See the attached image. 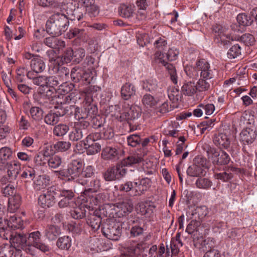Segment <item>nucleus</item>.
<instances>
[{
    "label": "nucleus",
    "mask_w": 257,
    "mask_h": 257,
    "mask_svg": "<svg viewBox=\"0 0 257 257\" xmlns=\"http://www.w3.org/2000/svg\"><path fill=\"white\" fill-rule=\"evenodd\" d=\"M196 68L200 72V78L197 82V89L199 92L209 91L212 84L211 79L214 77V70L210 67L209 63L205 59L196 62Z\"/></svg>",
    "instance_id": "nucleus-1"
},
{
    "label": "nucleus",
    "mask_w": 257,
    "mask_h": 257,
    "mask_svg": "<svg viewBox=\"0 0 257 257\" xmlns=\"http://www.w3.org/2000/svg\"><path fill=\"white\" fill-rule=\"evenodd\" d=\"M69 20L66 16L58 13L52 15L47 20L46 30L52 36L57 37L67 30Z\"/></svg>",
    "instance_id": "nucleus-2"
},
{
    "label": "nucleus",
    "mask_w": 257,
    "mask_h": 257,
    "mask_svg": "<svg viewBox=\"0 0 257 257\" xmlns=\"http://www.w3.org/2000/svg\"><path fill=\"white\" fill-rule=\"evenodd\" d=\"M206 153L208 161L214 165H224L229 162L230 157L224 151L210 147Z\"/></svg>",
    "instance_id": "nucleus-3"
},
{
    "label": "nucleus",
    "mask_w": 257,
    "mask_h": 257,
    "mask_svg": "<svg viewBox=\"0 0 257 257\" xmlns=\"http://www.w3.org/2000/svg\"><path fill=\"white\" fill-rule=\"evenodd\" d=\"M83 165L79 160H73L68 166L67 169V176L72 179L75 180L76 182L82 185H86V181L81 179V172Z\"/></svg>",
    "instance_id": "nucleus-4"
},
{
    "label": "nucleus",
    "mask_w": 257,
    "mask_h": 257,
    "mask_svg": "<svg viewBox=\"0 0 257 257\" xmlns=\"http://www.w3.org/2000/svg\"><path fill=\"white\" fill-rule=\"evenodd\" d=\"M11 243L16 249H23L30 254H34V250L28 247V236L25 234L17 233L12 236Z\"/></svg>",
    "instance_id": "nucleus-5"
},
{
    "label": "nucleus",
    "mask_w": 257,
    "mask_h": 257,
    "mask_svg": "<svg viewBox=\"0 0 257 257\" xmlns=\"http://www.w3.org/2000/svg\"><path fill=\"white\" fill-rule=\"evenodd\" d=\"M102 230L103 235L110 240H117L121 235V228L113 221H108L105 223Z\"/></svg>",
    "instance_id": "nucleus-6"
},
{
    "label": "nucleus",
    "mask_w": 257,
    "mask_h": 257,
    "mask_svg": "<svg viewBox=\"0 0 257 257\" xmlns=\"http://www.w3.org/2000/svg\"><path fill=\"white\" fill-rule=\"evenodd\" d=\"M164 54L162 53L161 51H158L155 54V60L157 63H160L165 67L166 69L170 76L171 81L174 84H177L178 82V75L176 68L173 64L167 62L166 60L164 59Z\"/></svg>",
    "instance_id": "nucleus-7"
},
{
    "label": "nucleus",
    "mask_w": 257,
    "mask_h": 257,
    "mask_svg": "<svg viewBox=\"0 0 257 257\" xmlns=\"http://www.w3.org/2000/svg\"><path fill=\"white\" fill-rule=\"evenodd\" d=\"M57 197L61 198L58 202L60 208L74 207L76 205L74 194L71 190L57 191Z\"/></svg>",
    "instance_id": "nucleus-8"
},
{
    "label": "nucleus",
    "mask_w": 257,
    "mask_h": 257,
    "mask_svg": "<svg viewBox=\"0 0 257 257\" xmlns=\"http://www.w3.org/2000/svg\"><path fill=\"white\" fill-rule=\"evenodd\" d=\"M57 197V191L51 187L40 195L38 199L39 204L43 208H49L52 206Z\"/></svg>",
    "instance_id": "nucleus-9"
},
{
    "label": "nucleus",
    "mask_w": 257,
    "mask_h": 257,
    "mask_svg": "<svg viewBox=\"0 0 257 257\" xmlns=\"http://www.w3.org/2000/svg\"><path fill=\"white\" fill-rule=\"evenodd\" d=\"M28 247L34 251V248H37L45 252L49 250V246L41 242V233L39 231H34L30 233L28 236Z\"/></svg>",
    "instance_id": "nucleus-10"
},
{
    "label": "nucleus",
    "mask_w": 257,
    "mask_h": 257,
    "mask_svg": "<svg viewBox=\"0 0 257 257\" xmlns=\"http://www.w3.org/2000/svg\"><path fill=\"white\" fill-rule=\"evenodd\" d=\"M94 134L88 136L84 142L85 148L86 149L87 154L92 155L98 153L101 150V146L98 143L94 142Z\"/></svg>",
    "instance_id": "nucleus-11"
},
{
    "label": "nucleus",
    "mask_w": 257,
    "mask_h": 257,
    "mask_svg": "<svg viewBox=\"0 0 257 257\" xmlns=\"http://www.w3.org/2000/svg\"><path fill=\"white\" fill-rule=\"evenodd\" d=\"M140 116V109L137 106H132L128 109H125L119 116L116 118L120 121L135 119Z\"/></svg>",
    "instance_id": "nucleus-12"
},
{
    "label": "nucleus",
    "mask_w": 257,
    "mask_h": 257,
    "mask_svg": "<svg viewBox=\"0 0 257 257\" xmlns=\"http://www.w3.org/2000/svg\"><path fill=\"white\" fill-rule=\"evenodd\" d=\"M133 209V204L131 200H126L118 203L115 208L116 213L118 217L127 215Z\"/></svg>",
    "instance_id": "nucleus-13"
},
{
    "label": "nucleus",
    "mask_w": 257,
    "mask_h": 257,
    "mask_svg": "<svg viewBox=\"0 0 257 257\" xmlns=\"http://www.w3.org/2000/svg\"><path fill=\"white\" fill-rule=\"evenodd\" d=\"M86 13L90 17H94L97 16L99 13L98 7L95 4L94 0H79Z\"/></svg>",
    "instance_id": "nucleus-14"
},
{
    "label": "nucleus",
    "mask_w": 257,
    "mask_h": 257,
    "mask_svg": "<svg viewBox=\"0 0 257 257\" xmlns=\"http://www.w3.org/2000/svg\"><path fill=\"white\" fill-rule=\"evenodd\" d=\"M256 137L255 131L250 128L243 129L240 133V141L244 145L252 144Z\"/></svg>",
    "instance_id": "nucleus-15"
},
{
    "label": "nucleus",
    "mask_w": 257,
    "mask_h": 257,
    "mask_svg": "<svg viewBox=\"0 0 257 257\" xmlns=\"http://www.w3.org/2000/svg\"><path fill=\"white\" fill-rule=\"evenodd\" d=\"M135 181L137 188V196H141L145 194L151 186L152 181L150 179L147 177Z\"/></svg>",
    "instance_id": "nucleus-16"
},
{
    "label": "nucleus",
    "mask_w": 257,
    "mask_h": 257,
    "mask_svg": "<svg viewBox=\"0 0 257 257\" xmlns=\"http://www.w3.org/2000/svg\"><path fill=\"white\" fill-rule=\"evenodd\" d=\"M61 233L60 226L53 224L48 225L44 231L45 236L50 241L55 240Z\"/></svg>",
    "instance_id": "nucleus-17"
},
{
    "label": "nucleus",
    "mask_w": 257,
    "mask_h": 257,
    "mask_svg": "<svg viewBox=\"0 0 257 257\" xmlns=\"http://www.w3.org/2000/svg\"><path fill=\"white\" fill-rule=\"evenodd\" d=\"M214 144L220 148L227 149L229 147L231 142L230 137L226 133H221L214 138Z\"/></svg>",
    "instance_id": "nucleus-18"
},
{
    "label": "nucleus",
    "mask_w": 257,
    "mask_h": 257,
    "mask_svg": "<svg viewBox=\"0 0 257 257\" xmlns=\"http://www.w3.org/2000/svg\"><path fill=\"white\" fill-rule=\"evenodd\" d=\"M7 173L11 179H15L21 170V164L18 161L14 160L7 163Z\"/></svg>",
    "instance_id": "nucleus-19"
},
{
    "label": "nucleus",
    "mask_w": 257,
    "mask_h": 257,
    "mask_svg": "<svg viewBox=\"0 0 257 257\" xmlns=\"http://www.w3.org/2000/svg\"><path fill=\"white\" fill-rule=\"evenodd\" d=\"M101 157L104 160L115 161L119 158V153L115 148L106 146L102 149Z\"/></svg>",
    "instance_id": "nucleus-20"
},
{
    "label": "nucleus",
    "mask_w": 257,
    "mask_h": 257,
    "mask_svg": "<svg viewBox=\"0 0 257 257\" xmlns=\"http://www.w3.org/2000/svg\"><path fill=\"white\" fill-rule=\"evenodd\" d=\"M213 31L217 34L221 41L225 45L233 40L226 29L221 26H215L213 29Z\"/></svg>",
    "instance_id": "nucleus-21"
},
{
    "label": "nucleus",
    "mask_w": 257,
    "mask_h": 257,
    "mask_svg": "<svg viewBox=\"0 0 257 257\" xmlns=\"http://www.w3.org/2000/svg\"><path fill=\"white\" fill-rule=\"evenodd\" d=\"M30 67L33 72L37 73L43 72L46 67L43 60L38 56H36L31 60Z\"/></svg>",
    "instance_id": "nucleus-22"
},
{
    "label": "nucleus",
    "mask_w": 257,
    "mask_h": 257,
    "mask_svg": "<svg viewBox=\"0 0 257 257\" xmlns=\"http://www.w3.org/2000/svg\"><path fill=\"white\" fill-rule=\"evenodd\" d=\"M136 92V89L134 85L126 83L121 87V95L124 99L128 100L135 95Z\"/></svg>",
    "instance_id": "nucleus-23"
},
{
    "label": "nucleus",
    "mask_w": 257,
    "mask_h": 257,
    "mask_svg": "<svg viewBox=\"0 0 257 257\" xmlns=\"http://www.w3.org/2000/svg\"><path fill=\"white\" fill-rule=\"evenodd\" d=\"M21 202V197L18 194L11 196L9 199L8 211L13 213L16 211L20 207Z\"/></svg>",
    "instance_id": "nucleus-24"
},
{
    "label": "nucleus",
    "mask_w": 257,
    "mask_h": 257,
    "mask_svg": "<svg viewBox=\"0 0 257 257\" xmlns=\"http://www.w3.org/2000/svg\"><path fill=\"white\" fill-rule=\"evenodd\" d=\"M23 225L22 218L16 214L10 216L9 220L8 219L7 225L12 229L22 228Z\"/></svg>",
    "instance_id": "nucleus-25"
},
{
    "label": "nucleus",
    "mask_w": 257,
    "mask_h": 257,
    "mask_svg": "<svg viewBox=\"0 0 257 257\" xmlns=\"http://www.w3.org/2000/svg\"><path fill=\"white\" fill-rule=\"evenodd\" d=\"M142 102L146 108H154L157 106L159 100L150 94H146L143 96Z\"/></svg>",
    "instance_id": "nucleus-26"
},
{
    "label": "nucleus",
    "mask_w": 257,
    "mask_h": 257,
    "mask_svg": "<svg viewBox=\"0 0 257 257\" xmlns=\"http://www.w3.org/2000/svg\"><path fill=\"white\" fill-rule=\"evenodd\" d=\"M85 205L81 204L77 206H74V207H72V210H71L70 213L71 216L76 219H81L86 216V210L85 209Z\"/></svg>",
    "instance_id": "nucleus-27"
},
{
    "label": "nucleus",
    "mask_w": 257,
    "mask_h": 257,
    "mask_svg": "<svg viewBox=\"0 0 257 257\" xmlns=\"http://www.w3.org/2000/svg\"><path fill=\"white\" fill-rule=\"evenodd\" d=\"M56 245L61 249L68 250L72 245L71 238L67 235L60 237L57 240Z\"/></svg>",
    "instance_id": "nucleus-28"
},
{
    "label": "nucleus",
    "mask_w": 257,
    "mask_h": 257,
    "mask_svg": "<svg viewBox=\"0 0 257 257\" xmlns=\"http://www.w3.org/2000/svg\"><path fill=\"white\" fill-rule=\"evenodd\" d=\"M212 182L210 179L203 177L198 178L195 182L196 187L203 190L209 189L212 186Z\"/></svg>",
    "instance_id": "nucleus-29"
},
{
    "label": "nucleus",
    "mask_w": 257,
    "mask_h": 257,
    "mask_svg": "<svg viewBox=\"0 0 257 257\" xmlns=\"http://www.w3.org/2000/svg\"><path fill=\"white\" fill-rule=\"evenodd\" d=\"M12 151L11 148L4 147L0 149V163L6 164L7 161L10 160L12 156Z\"/></svg>",
    "instance_id": "nucleus-30"
},
{
    "label": "nucleus",
    "mask_w": 257,
    "mask_h": 257,
    "mask_svg": "<svg viewBox=\"0 0 257 257\" xmlns=\"http://www.w3.org/2000/svg\"><path fill=\"white\" fill-rule=\"evenodd\" d=\"M135 181H126L119 186V190L126 192H130L133 195L137 196Z\"/></svg>",
    "instance_id": "nucleus-31"
},
{
    "label": "nucleus",
    "mask_w": 257,
    "mask_h": 257,
    "mask_svg": "<svg viewBox=\"0 0 257 257\" xmlns=\"http://www.w3.org/2000/svg\"><path fill=\"white\" fill-rule=\"evenodd\" d=\"M196 90H197V85L190 81L185 83L182 87V91L186 95L192 96Z\"/></svg>",
    "instance_id": "nucleus-32"
},
{
    "label": "nucleus",
    "mask_w": 257,
    "mask_h": 257,
    "mask_svg": "<svg viewBox=\"0 0 257 257\" xmlns=\"http://www.w3.org/2000/svg\"><path fill=\"white\" fill-rule=\"evenodd\" d=\"M32 73L31 71H29L27 73V77L29 79H32L33 83L36 85L40 86L41 87L46 86L47 85V76H40L36 77H33L32 76Z\"/></svg>",
    "instance_id": "nucleus-33"
},
{
    "label": "nucleus",
    "mask_w": 257,
    "mask_h": 257,
    "mask_svg": "<svg viewBox=\"0 0 257 257\" xmlns=\"http://www.w3.org/2000/svg\"><path fill=\"white\" fill-rule=\"evenodd\" d=\"M14 252V248L12 245L3 244L0 246V257H12Z\"/></svg>",
    "instance_id": "nucleus-34"
},
{
    "label": "nucleus",
    "mask_w": 257,
    "mask_h": 257,
    "mask_svg": "<svg viewBox=\"0 0 257 257\" xmlns=\"http://www.w3.org/2000/svg\"><path fill=\"white\" fill-rule=\"evenodd\" d=\"M62 163V158L59 155H52L47 160L48 167L51 169L58 168Z\"/></svg>",
    "instance_id": "nucleus-35"
},
{
    "label": "nucleus",
    "mask_w": 257,
    "mask_h": 257,
    "mask_svg": "<svg viewBox=\"0 0 257 257\" xmlns=\"http://www.w3.org/2000/svg\"><path fill=\"white\" fill-rule=\"evenodd\" d=\"M142 160V158L141 156H139L138 154H134L122 160V164L125 165L127 167H130L141 162Z\"/></svg>",
    "instance_id": "nucleus-36"
},
{
    "label": "nucleus",
    "mask_w": 257,
    "mask_h": 257,
    "mask_svg": "<svg viewBox=\"0 0 257 257\" xmlns=\"http://www.w3.org/2000/svg\"><path fill=\"white\" fill-rule=\"evenodd\" d=\"M101 218L94 214H90L87 219V223L93 229L97 230L100 226Z\"/></svg>",
    "instance_id": "nucleus-37"
},
{
    "label": "nucleus",
    "mask_w": 257,
    "mask_h": 257,
    "mask_svg": "<svg viewBox=\"0 0 257 257\" xmlns=\"http://www.w3.org/2000/svg\"><path fill=\"white\" fill-rule=\"evenodd\" d=\"M236 20L240 26H249L253 21L251 18L245 13H241L238 15Z\"/></svg>",
    "instance_id": "nucleus-38"
},
{
    "label": "nucleus",
    "mask_w": 257,
    "mask_h": 257,
    "mask_svg": "<svg viewBox=\"0 0 257 257\" xmlns=\"http://www.w3.org/2000/svg\"><path fill=\"white\" fill-rule=\"evenodd\" d=\"M31 118L37 121L41 120L43 117V111L39 107H32L30 110Z\"/></svg>",
    "instance_id": "nucleus-39"
},
{
    "label": "nucleus",
    "mask_w": 257,
    "mask_h": 257,
    "mask_svg": "<svg viewBox=\"0 0 257 257\" xmlns=\"http://www.w3.org/2000/svg\"><path fill=\"white\" fill-rule=\"evenodd\" d=\"M71 144L68 141H61L55 143L54 148L57 152H64L68 150Z\"/></svg>",
    "instance_id": "nucleus-40"
},
{
    "label": "nucleus",
    "mask_w": 257,
    "mask_h": 257,
    "mask_svg": "<svg viewBox=\"0 0 257 257\" xmlns=\"http://www.w3.org/2000/svg\"><path fill=\"white\" fill-rule=\"evenodd\" d=\"M69 131V126L64 124H59L56 125L53 129V134L57 137L64 136Z\"/></svg>",
    "instance_id": "nucleus-41"
},
{
    "label": "nucleus",
    "mask_w": 257,
    "mask_h": 257,
    "mask_svg": "<svg viewBox=\"0 0 257 257\" xmlns=\"http://www.w3.org/2000/svg\"><path fill=\"white\" fill-rule=\"evenodd\" d=\"M241 55V47L238 44L232 46L227 52V56L229 59H234Z\"/></svg>",
    "instance_id": "nucleus-42"
},
{
    "label": "nucleus",
    "mask_w": 257,
    "mask_h": 257,
    "mask_svg": "<svg viewBox=\"0 0 257 257\" xmlns=\"http://www.w3.org/2000/svg\"><path fill=\"white\" fill-rule=\"evenodd\" d=\"M47 180L44 176H39L34 181V188L37 190H41L46 187L48 184Z\"/></svg>",
    "instance_id": "nucleus-43"
},
{
    "label": "nucleus",
    "mask_w": 257,
    "mask_h": 257,
    "mask_svg": "<svg viewBox=\"0 0 257 257\" xmlns=\"http://www.w3.org/2000/svg\"><path fill=\"white\" fill-rule=\"evenodd\" d=\"M60 114L49 113L44 117L45 122L49 125H54L59 121Z\"/></svg>",
    "instance_id": "nucleus-44"
},
{
    "label": "nucleus",
    "mask_w": 257,
    "mask_h": 257,
    "mask_svg": "<svg viewBox=\"0 0 257 257\" xmlns=\"http://www.w3.org/2000/svg\"><path fill=\"white\" fill-rule=\"evenodd\" d=\"M94 175V168L92 166H87L85 168H83L81 172V179L86 181V184L88 182V178H90Z\"/></svg>",
    "instance_id": "nucleus-45"
},
{
    "label": "nucleus",
    "mask_w": 257,
    "mask_h": 257,
    "mask_svg": "<svg viewBox=\"0 0 257 257\" xmlns=\"http://www.w3.org/2000/svg\"><path fill=\"white\" fill-rule=\"evenodd\" d=\"M82 137V131L80 128H73L69 134V140L72 141H77Z\"/></svg>",
    "instance_id": "nucleus-46"
},
{
    "label": "nucleus",
    "mask_w": 257,
    "mask_h": 257,
    "mask_svg": "<svg viewBox=\"0 0 257 257\" xmlns=\"http://www.w3.org/2000/svg\"><path fill=\"white\" fill-rule=\"evenodd\" d=\"M179 51L175 47L170 48L166 53L167 59L170 61L176 60L178 57Z\"/></svg>",
    "instance_id": "nucleus-47"
},
{
    "label": "nucleus",
    "mask_w": 257,
    "mask_h": 257,
    "mask_svg": "<svg viewBox=\"0 0 257 257\" xmlns=\"http://www.w3.org/2000/svg\"><path fill=\"white\" fill-rule=\"evenodd\" d=\"M187 172L191 176H198L203 174V170L198 166L193 165L188 168Z\"/></svg>",
    "instance_id": "nucleus-48"
},
{
    "label": "nucleus",
    "mask_w": 257,
    "mask_h": 257,
    "mask_svg": "<svg viewBox=\"0 0 257 257\" xmlns=\"http://www.w3.org/2000/svg\"><path fill=\"white\" fill-rule=\"evenodd\" d=\"M104 178L106 181H111L118 179L114 168L108 169L104 174Z\"/></svg>",
    "instance_id": "nucleus-49"
},
{
    "label": "nucleus",
    "mask_w": 257,
    "mask_h": 257,
    "mask_svg": "<svg viewBox=\"0 0 257 257\" xmlns=\"http://www.w3.org/2000/svg\"><path fill=\"white\" fill-rule=\"evenodd\" d=\"M137 209L138 213H139L142 215L150 216L152 212L149 206L144 203H140Z\"/></svg>",
    "instance_id": "nucleus-50"
},
{
    "label": "nucleus",
    "mask_w": 257,
    "mask_h": 257,
    "mask_svg": "<svg viewBox=\"0 0 257 257\" xmlns=\"http://www.w3.org/2000/svg\"><path fill=\"white\" fill-rule=\"evenodd\" d=\"M134 11V7L133 6H123L120 10V15L126 18L132 16Z\"/></svg>",
    "instance_id": "nucleus-51"
},
{
    "label": "nucleus",
    "mask_w": 257,
    "mask_h": 257,
    "mask_svg": "<svg viewBox=\"0 0 257 257\" xmlns=\"http://www.w3.org/2000/svg\"><path fill=\"white\" fill-rule=\"evenodd\" d=\"M240 40L245 45L252 46L254 44L255 40L253 35L250 34H244L241 37Z\"/></svg>",
    "instance_id": "nucleus-52"
},
{
    "label": "nucleus",
    "mask_w": 257,
    "mask_h": 257,
    "mask_svg": "<svg viewBox=\"0 0 257 257\" xmlns=\"http://www.w3.org/2000/svg\"><path fill=\"white\" fill-rule=\"evenodd\" d=\"M37 3L43 7L56 8L58 6V0H37Z\"/></svg>",
    "instance_id": "nucleus-53"
},
{
    "label": "nucleus",
    "mask_w": 257,
    "mask_h": 257,
    "mask_svg": "<svg viewBox=\"0 0 257 257\" xmlns=\"http://www.w3.org/2000/svg\"><path fill=\"white\" fill-rule=\"evenodd\" d=\"M100 186V180L97 178H95L93 179L87 186V189L91 192H96L99 190Z\"/></svg>",
    "instance_id": "nucleus-54"
},
{
    "label": "nucleus",
    "mask_w": 257,
    "mask_h": 257,
    "mask_svg": "<svg viewBox=\"0 0 257 257\" xmlns=\"http://www.w3.org/2000/svg\"><path fill=\"white\" fill-rule=\"evenodd\" d=\"M85 55V50L81 48H79L73 51V58H74V61L76 63H79Z\"/></svg>",
    "instance_id": "nucleus-55"
},
{
    "label": "nucleus",
    "mask_w": 257,
    "mask_h": 257,
    "mask_svg": "<svg viewBox=\"0 0 257 257\" xmlns=\"http://www.w3.org/2000/svg\"><path fill=\"white\" fill-rule=\"evenodd\" d=\"M143 169L146 175H152L155 172V167L153 162L151 161L144 163Z\"/></svg>",
    "instance_id": "nucleus-56"
},
{
    "label": "nucleus",
    "mask_w": 257,
    "mask_h": 257,
    "mask_svg": "<svg viewBox=\"0 0 257 257\" xmlns=\"http://www.w3.org/2000/svg\"><path fill=\"white\" fill-rule=\"evenodd\" d=\"M127 144L133 147H136L141 142V138L138 135L134 134L127 137Z\"/></svg>",
    "instance_id": "nucleus-57"
},
{
    "label": "nucleus",
    "mask_w": 257,
    "mask_h": 257,
    "mask_svg": "<svg viewBox=\"0 0 257 257\" xmlns=\"http://www.w3.org/2000/svg\"><path fill=\"white\" fill-rule=\"evenodd\" d=\"M60 78L57 76L47 77V85L46 86L55 87L60 84Z\"/></svg>",
    "instance_id": "nucleus-58"
},
{
    "label": "nucleus",
    "mask_w": 257,
    "mask_h": 257,
    "mask_svg": "<svg viewBox=\"0 0 257 257\" xmlns=\"http://www.w3.org/2000/svg\"><path fill=\"white\" fill-rule=\"evenodd\" d=\"M184 71L186 75L190 78H194L198 76V69L196 67L186 66Z\"/></svg>",
    "instance_id": "nucleus-59"
},
{
    "label": "nucleus",
    "mask_w": 257,
    "mask_h": 257,
    "mask_svg": "<svg viewBox=\"0 0 257 257\" xmlns=\"http://www.w3.org/2000/svg\"><path fill=\"white\" fill-rule=\"evenodd\" d=\"M144 87H146L147 89L150 91H155L158 88V83L156 79H150L147 80L144 83Z\"/></svg>",
    "instance_id": "nucleus-60"
},
{
    "label": "nucleus",
    "mask_w": 257,
    "mask_h": 257,
    "mask_svg": "<svg viewBox=\"0 0 257 257\" xmlns=\"http://www.w3.org/2000/svg\"><path fill=\"white\" fill-rule=\"evenodd\" d=\"M127 167L125 165L122 164V161L119 163L114 168L116 171V174L118 177V179L124 176L126 173V169L125 167Z\"/></svg>",
    "instance_id": "nucleus-61"
},
{
    "label": "nucleus",
    "mask_w": 257,
    "mask_h": 257,
    "mask_svg": "<svg viewBox=\"0 0 257 257\" xmlns=\"http://www.w3.org/2000/svg\"><path fill=\"white\" fill-rule=\"evenodd\" d=\"M167 44V41L164 38H159L155 40L154 43V46L159 50V51L164 50L166 47Z\"/></svg>",
    "instance_id": "nucleus-62"
},
{
    "label": "nucleus",
    "mask_w": 257,
    "mask_h": 257,
    "mask_svg": "<svg viewBox=\"0 0 257 257\" xmlns=\"http://www.w3.org/2000/svg\"><path fill=\"white\" fill-rule=\"evenodd\" d=\"M73 87V86L72 84L63 83L59 86L58 89L59 93L62 95L67 94L72 90Z\"/></svg>",
    "instance_id": "nucleus-63"
},
{
    "label": "nucleus",
    "mask_w": 257,
    "mask_h": 257,
    "mask_svg": "<svg viewBox=\"0 0 257 257\" xmlns=\"http://www.w3.org/2000/svg\"><path fill=\"white\" fill-rule=\"evenodd\" d=\"M168 97L174 102H177L180 98L179 90L174 88L168 92Z\"/></svg>",
    "instance_id": "nucleus-64"
}]
</instances>
